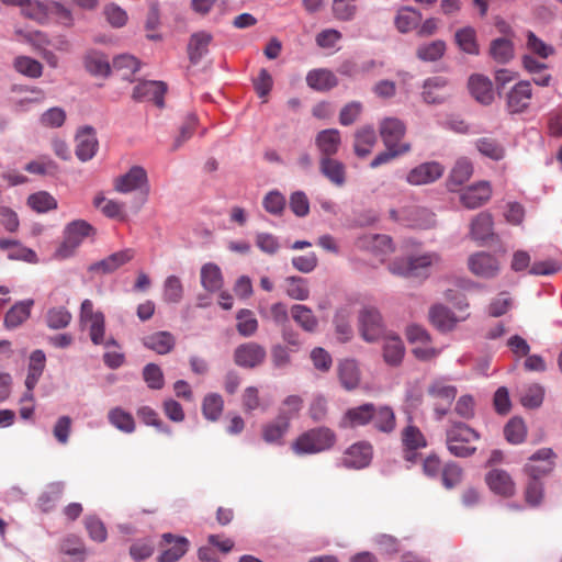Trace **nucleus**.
<instances>
[{
	"instance_id": "nucleus-55",
	"label": "nucleus",
	"mask_w": 562,
	"mask_h": 562,
	"mask_svg": "<svg viewBox=\"0 0 562 562\" xmlns=\"http://www.w3.org/2000/svg\"><path fill=\"white\" fill-rule=\"evenodd\" d=\"M138 418L147 426L155 427L158 431L168 436L172 434L171 428L166 426L159 418L158 413L149 406H142L137 409Z\"/></svg>"
},
{
	"instance_id": "nucleus-12",
	"label": "nucleus",
	"mask_w": 562,
	"mask_h": 562,
	"mask_svg": "<svg viewBox=\"0 0 562 562\" xmlns=\"http://www.w3.org/2000/svg\"><path fill=\"white\" fill-rule=\"evenodd\" d=\"M161 553L158 562H177L189 550V540L182 536L166 532L161 536Z\"/></svg>"
},
{
	"instance_id": "nucleus-7",
	"label": "nucleus",
	"mask_w": 562,
	"mask_h": 562,
	"mask_svg": "<svg viewBox=\"0 0 562 562\" xmlns=\"http://www.w3.org/2000/svg\"><path fill=\"white\" fill-rule=\"evenodd\" d=\"M113 186L116 192L124 194L144 190L147 195L149 190L147 172L140 166H133L125 175L115 178Z\"/></svg>"
},
{
	"instance_id": "nucleus-56",
	"label": "nucleus",
	"mask_w": 562,
	"mask_h": 562,
	"mask_svg": "<svg viewBox=\"0 0 562 562\" xmlns=\"http://www.w3.org/2000/svg\"><path fill=\"white\" fill-rule=\"evenodd\" d=\"M27 203L34 211L38 213H45L50 210L57 209L56 199L45 191H41L30 195L27 199Z\"/></svg>"
},
{
	"instance_id": "nucleus-37",
	"label": "nucleus",
	"mask_w": 562,
	"mask_h": 562,
	"mask_svg": "<svg viewBox=\"0 0 562 562\" xmlns=\"http://www.w3.org/2000/svg\"><path fill=\"white\" fill-rule=\"evenodd\" d=\"M308 87L318 91H326L337 86L336 76L327 69L311 70L306 76Z\"/></svg>"
},
{
	"instance_id": "nucleus-64",
	"label": "nucleus",
	"mask_w": 562,
	"mask_h": 562,
	"mask_svg": "<svg viewBox=\"0 0 562 562\" xmlns=\"http://www.w3.org/2000/svg\"><path fill=\"white\" fill-rule=\"evenodd\" d=\"M61 551L71 558L70 561L65 562H83L85 560V549L79 539L75 537H69L64 540Z\"/></svg>"
},
{
	"instance_id": "nucleus-18",
	"label": "nucleus",
	"mask_w": 562,
	"mask_h": 562,
	"mask_svg": "<svg viewBox=\"0 0 562 562\" xmlns=\"http://www.w3.org/2000/svg\"><path fill=\"white\" fill-rule=\"evenodd\" d=\"M167 87L162 81H143L133 90V99L136 101H153L158 108H164V95Z\"/></svg>"
},
{
	"instance_id": "nucleus-6",
	"label": "nucleus",
	"mask_w": 562,
	"mask_h": 562,
	"mask_svg": "<svg viewBox=\"0 0 562 562\" xmlns=\"http://www.w3.org/2000/svg\"><path fill=\"white\" fill-rule=\"evenodd\" d=\"M359 331L368 342H374L384 335V324L380 312L373 307H364L358 316Z\"/></svg>"
},
{
	"instance_id": "nucleus-62",
	"label": "nucleus",
	"mask_w": 562,
	"mask_h": 562,
	"mask_svg": "<svg viewBox=\"0 0 562 562\" xmlns=\"http://www.w3.org/2000/svg\"><path fill=\"white\" fill-rule=\"evenodd\" d=\"M462 469L454 462L447 463L441 470L442 484L448 490L459 485L462 481Z\"/></svg>"
},
{
	"instance_id": "nucleus-60",
	"label": "nucleus",
	"mask_w": 562,
	"mask_h": 562,
	"mask_svg": "<svg viewBox=\"0 0 562 562\" xmlns=\"http://www.w3.org/2000/svg\"><path fill=\"white\" fill-rule=\"evenodd\" d=\"M334 324L336 333L339 335V339L347 341L351 338L352 328L350 325V312L347 308H341L336 312Z\"/></svg>"
},
{
	"instance_id": "nucleus-63",
	"label": "nucleus",
	"mask_w": 562,
	"mask_h": 562,
	"mask_svg": "<svg viewBox=\"0 0 562 562\" xmlns=\"http://www.w3.org/2000/svg\"><path fill=\"white\" fill-rule=\"evenodd\" d=\"M353 2L355 0H334V16L339 21H351L357 13V7Z\"/></svg>"
},
{
	"instance_id": "nucleus-21",
	"label": "nucleus",
	"mask_w": 562,
	"mask_h": 562,
	"mask_svg": "<svg viewBox=\"0 0 562 562\" xmlns=\"http://www.w3.org/2000/svg\"><path fill=\"white\" fill-rule=\"evenodd\" d=\"M319 172L336 187L346 183V166L333 157L321 156Z\"/></svg>"
},
{
	"instance_id": "nucleus-53",
	"label": "nucleus",
	"mask_w": 562,
	"mask_h": 562,
	"mask_svg": "<svg viewBox=\"0 0 562 562\" xmlns=\"http://www.w3.org/2000/svg\"><path fill=\"white\" fill-rule=\"evenodd\" d=\"M527 435L525 423L520 418H512L504 427L506 440L513 445L521 443Z\"/></svg>"
},
{
	"instance_id": "nucleus-45",
	"label": "nucleus",
	"mask_w": 562,
	"mask_h": 562,
	"mask_svg": "<svg viewBox=\"0 0 562 562\" xmlns=\"http://www.w3.org/2000/svg\"><path fill=\"white\" fill-rule=\"evenodd\" d=\"M86 69L93 76L106 77L111 65L106 56L100 52H91L85 58Z\"/></svg>"
},
{
	"instance_id": "nucleus-61",
	"label": "nucleus",
	"mask_w": 562,
	"mask_h": 562,
	"mask_svg": "<svg viewBox=\"0 0 562 562\" xmlns=\"http://www.w3.org/2000/svg\"><path fill=\"white\" fill-rule=\"evenodd\" d=\"M544 398V389L539 384L529 385L521 394L520 402L527 408L541 406Z\"/></svg>"
},
{
	"instance_id": "nucleus-4",
	"label": "nucleus",
	"mask_w": 562,
	"mask_h": 562,
	"mask_svg": "<svg viewBox=\"0 0 562 562\" xmlns=\"http://www.w3.org/2000/svg\"><path fill=\"white\" fill-rule=\"evenodd\" d=\"M336 441L333 430L318 427L302 434L293 443L292 449L296 454H311L330 449Z\"/></svg>"
},
{
	"instance_id": "nucleus-26",
	"label": "nucleus",
	"mask_w": 562,
	"mask_h": 562,
	"mask_svg": "<svg viewBox=\"0 0 562 562\" xmlns=\"http://www.w3.org/2000/svg\"><path fill=\"white\" fill-rule=\"evenodd\" d=\"M34 300L27 299L16 302L4 316V326L14 329L22 325L31 315Z\"/></svg>"
},
{
	"instance_id": "nucleus-5",
	"label": "nucleus",
	"mask_w": 562,
	"mask_h": 562,
	"mask_svg": "<svg viewBox=\"0 0 562 562\" xmlns=\"http://www.w3.org/2000/svg\"><path fill=\"white\" fill-rule=\"evenodd\" d=\"M555 453L551 448H541L531 454L524 465V472L535 480H541L550 474L555 465Z\"/></svg>"
},
{
	"instance_id": "nucleus-3",
	"label": "nucleus",
	"mask_w": 562,
	"mask_h": 562,
	"mask_svg": "<svg viewBox=\"0 0 562 562\" xmlns=\"http://www.w3.org/2000/svg\"><path fill=\"white\" fill-rule=\"evenodd\" d=\"M95 234L94 227L85 220L68 223L63 231V241L56 248L54 258L65 260L72 257L86 237Z\"/></svg>"
},
{
	"instance_id": "nucleus-23",
	"label": "nucleus",
	"mask_w": 562,
	"mask_h": 562,
	"mask_svg": "<svg viewBox=\"0 0 562 562\" xmlns=\"http://www.w3.org/2000/svg\"><path fill=\"white\" fill-rule=\"evenodd\" d=\"M473 175V165L468 158H459L452 167L447 179V189L451 192L458 190L460 186L465 183Z\"/></svg>"
},
{
	"instance_id": "nucleus-39",
	"label": "nucleus",
	"mask_w": 562,
	"mask_h": 562,
	"mask_svg": "<svg viewBox=\"0 0 562 562\" xmlns=\"http://www.w3.org/2000/svg\"><path fill=\"white\" fill-rule=\"evenodd\" d=\"M374 427L382 432H392L395 428V415L390 406L373 405V417L371 419Z\"/></svg>"
},
{
	"instance_id": "nucleus-46",
	"label": "nucleus",
	"mask_w": 562,
	"mask_h": 562,
	"mask_svg": "<svg viewBox=\"0 0 562 562\" xmlns=\"http://www.w3.org/2000/svg\"><path fill=\"white\" fill-rule=\"evenodd\" d=\"M108 418L113 427L123 432L132 434L135 430L134 417L121 407L112 408L108 414Z\"/></svg>"
},
{
	"instance_id": "nucleus-15",
	"label": "nucleus",
	"mask_w": 562,
	"mask_h": 562,
	"mask_svg": "<svg viewBox=\"0 0 562 562\" xmlns=\"http://www.w3.org/2000/svg\"><path fill=\"white\" fill-rule=\"evenodd\" d=\"M492 196V188L488 181H479L469 186L460 192L461 204L469 209L474 210L485 204Z\"/></svg>"
},
{
	"instance_id": "nucleus-38",
	"label": "nucleus",
	"mask_w": 562,
	"mask_h": 562,
	"mask_svg": "<svg viewBox=\"0 0 562 562\" xmlns=\"http://www.w3.org/2000/svg\"><path fill=\"white\" fill-rule=\"evenodd\" d=\"M490 55L498 64H507L514 58V45L505 37L495 38L490 45Z\"/></svg>"
},
{
	"instance_id": "nucleus-48",
	"label": "nucleus",
	"mask_w": 562,
	"mask_h": 562,
	"mask_svg": "<svg viewBox=\"0 0 562 562\" xmlns=\"http://www.w3.org/2000/svg\"><path fill=\"white\" fill-rule=\"evenodd\" d=\"M224 401L217 393H210L205 395L202 403V414L211 422H215L223 413Z\"/></svg>"
},
{
	"instance_id": "nucleus-16",
	"label": "nucleus",
	"mask_w": 562,
	"mask_h": 562,
	"mask_svg": "<svg viewBox=\"0 0 562 562\" xmlns=\"http://www.w3.org/2000/svg\"><path fill=\"white\" fill-rule=\"evenodd\" d=\"M488 488L496 495L512 497L516 493V484L510 474L503 469H493L485 475Z\"/></svg>"
},
{
	"instance_id": "nucleus-9",
	"label": "nucleus",
	"mask_w": 562,
	"mask_h": 562,
	"mask_svg": "<svg viewBox=\"0 0 562 562\" xmlns=\"http://www.w3.org/2000/svg\"><path fill=\"white\" fill-rule=\"evenodd\" d=\"M266 349L254 341L239 345L234 351V361L238 367L254 369L263 363Z\"/></svg>"
},
{
	"instance_id": "nucleus-33",
	"label": "nucleus",
	"mask_w": 562,
	"mask_h": 562,
	"mask_svg": "<svg viewBox=\"0 0 562 562\" xmlns=\"http://www.w3.org/2000/svg\"><path fill=\"white\" fill-rule=\"evenodd\" d=\"M293 321L306 333H315L318 328V319L306 305L294 304L291 307Z\"/></svg>"
},
{
	"instance_id": "nucleus-25",
	"label": "nucleus",
	"mask_w": 562,
	"mask_h": 562,
	"mask_svg": "<svg viewBox=\"0 0 562 562\" xmlns=\"http://www.w3.org/2000/svg\"><path fill=\"white\" fill-rule=\"evenodd\" d=\"M212 35L207 32H196L190 36L188 43V56L191 64L196 65L209 53Z\"/></svg>"
},
{
	"instance_id": "nucleus-34",
	"label": "nucleus",
	"mask_w": 562,
	"mask_h": 562,
	"mask_svg": "<svg viewBox=\"0 0 562 562\" xmlns=\"http://www.w3.org/2000/svg\"><path fill=\"white\" fill-rule=\"evenodd\" d=\"M454 42L459 49L469 55H479L480 45L477 43L476 32L471 26L459 29L454 34Z\"/></svg>"
},
{
	"instance_id": "nucleus-30",
	"label": "nucleus",
	"mask_w": 562,
	"mask_h": 562,
	"mask_svg": "<svg viewBox=\"0 0 562 562\" xmlns=\"http://www.w3.org/2000/svg\"><path fill=\"white\" fill-rule=\"evenodd\" d=\"M358 244L376 255H387L393 251V244L390 236L384 234H369L359 238Z\"/></svg>"
},
{
	"instance_id": "nucleus-22",
	"label": "nucleus",
	"mask_w": 562,
	"mask_h": 562,
	"mask_svg": "<svg viewBox=\"0 0 562 562\" xmlns=\"http://www.w3.org/2000/svg\"><path fill=\"white\" fill-rule=\"evenodd\" d=\"M142 342L158 355H167L175 348L176 338L171 333L161 330L143 337Z\"/></svg>"
},
{
	"instance_id": "nucleus-36",
	"label": "nucleus",
	"mask_w": 562,
	"mask_h": 562,
	"mask_svg": "<svg viewBox=\"0 0 562 562\" xmlns=\"http://www.w3.org/2000/svg\"><path fill=\"white\" fill-rule=\"evenodd\" d=\"M285 294L295 301H306L310 297L308 281L302 277H286L283 282Z\"/></svg>"
},
{
	"instance_id": "nucleus-59",
	"label": "nucleus",
	"mask_w": 562,
	"mask_h": 562,
	"mask_svg": "<svg viewBox=\"0 0 562 562\" xmlns=\"http://www.w3.org/2000/svg\"><path fill=\"white\" fill-rule=\"evenodd\" d=\"M143 379L150 390H160L165 385L162 370L156 363H147L143 369Z\"/></svg>"
},
{
	"instance_id": "nucleus-43",
	"label": "nucleus",
	"mask_w": 562,
	"mask_h": 562,
	"mask_svg": "<svg viewBox=\"0 0 562 562\" xmlns=\"http://www.w3.org/2000/svg\"><path fill=\"white\" fill-rule=\"evenodd\" d=\"M338 375L341 385L346 390H353L360 381L359 370L355 361L345 360L338 366Z\"/></svg>"
},
{
	"instance_id": "nucleus-57",
	"label": "nucleus",
	"mask_w": 562,
	"mask_h": 562,
	"mask_svg": "<svg viewBox=\"0 0 562 562\" xmlns=\"http://www.w3.org/2000/svg\"><path fill=\"white\" fill-rule=\"evenodd\" d=\"M46 325L52 329H61L69 325L71 314L65 307H52L45 316Z\"/></svg>"
},
{
	"instance_id": "nucleus-20",
	"label": "nucleus",
	"mask_w": 562,
	"mask_h": 562,
	"mask_svg": "<svg viewBox=\"0 0 562 562\" xmlns=\"http://www.w3.org/2000/svg\"><path fill=\"white\" fill-rule=\"evenodd\" d=\"M371 459L372 446L368 442H358L347 449L342 463L347 468L362 469L369 465Z\"/></svg>"
},
{
	"instance_id": "nucleus-19",
	"label": "nucleus",
	"mask_w": 562,
	"mask_h": 562,
	"mask_svg": "<svg viewBox=\"0 0 562 562\" xmlns=\"http://www.w3.org/2000/svg\"><path fill=\"white\" fill-rule=\"evenodd\" d=\"M76 156L81 161L92 159L98 150V139L91 126L81 128L76 135Z\"/></svg>"
},
{
	"instance_id": "nucleus-44",
	"label": "nucleus",
	"mask_w": 562,
	"mask_h": 562,
	"mask_svg": "<svg viewBox=\"0 0 562 562\" xmlns=\"http://www.w3.org/2000/svg\"><path fill=\"white\" fill-rule=\"evenodd\" d=\"M429 319L440 330H450L458 322L451 311L442 305H435L430 308Z\"/></svg>"
},
{
	"instance_id": "nucleus-14",
	"label": "nucleus",
	"mask_w": 562,
	"mask_h": 562,
	"mask_svg": "<svg viewBox=\"0 0 562 562\" xmlns=\"http://www.w3.org/2000/svg\"><path fill=\"white\" fill-rule=\"evenodd\" d=\"M531 98V83L527 80L517 82L506 95L508 112L512 114L522 113L529 106Z\"/></svg>"
},
{
	"instance_id": "nucleus-17",
	"label": "nucleus",
	"mask_w": 562,
	"mask_h": 562,
	"mask_svg": "<svg viewBox=\"0 0 562 562\" xmlns=\"http://www.w3.org/2000/svg\"><path fill=\"white\" fill-rule=\"evenodd\" d=\"M380 135L386 148H400L401 139L406 132L405 124L396 117H386L381 121L379 126Z\"/></svg>"
},
{
	"instance_id": "nucleus-58",
	"label": "nucleus",
	"mask_w": 562,
	"mask_h": 562,
	"mask_svg": "<svg viewBox=\"0 0 562 562\" xmlns=\"http://www.w3.org/2000/svg\"><path fill=\"white\" fill-rule=\"evenodd\" d=\"M183 297V286L177 276H169L164 281V300L168 303H179Z\"/></svg>"
},
{
	"instance_id": "nucleus-13",
	"label": "nucleus",
	"mask_w": 562,
	"mask_h": 562,
	"mask_svg": "<svg viewBox=\"0 0 562 562\" xmlns=\"http://www.w3.org/2000/svg\"><path fill=\"white\" fill-rule=\"evenodd\" d=\"M445 168L437 161L423 162L406 175V181L411 186L429 184L442 177Z\"/></svg>"
},
{
	"instance_id": "nucleus-8",
	"label": "nucleus",
	"mask_w": 562,
	"mask_h": 562,
	"mask_svg": "<svg viewBox=\"0 0 562 562\" xmlns=\"http://www.w3.org/2000/svg\"><path fill=\"white\" fill-rule=\"evenodd\" d=\"M422 88V99L427 104H443L450 97L449 80L442 76L427 78Z\"/></svg>"
},
{
	"instance_id": "nucleus-28",
	"label": "nucleus",
	"mask_w": 562,
	"mask_h": 562,
	"mask_svg": "<svg viewBox=\"0 0 562 562\" xmlns=\"http://www.w3.org/2000/svg\"><path fill=\"white\" fill-rule=\"evenodd\" d=\"M373 417V404L366 403L358 407L348 409L342 419V427H358L364 426L371 422Z\"/></svg>"
},
{
	"instance_id": "nucleus-10",
	"label": "nucleus",
	"mask_w": 562,
	"mask_h": 562,
	"mask_svg": "<svg viewBox=\"0 0 562 562\" xmlns=\"http://www.w3.org/2000/svg\"><path fill=\"white\" fill-rule=\"evenodd\" d=\"M135 256V250L125 248L109 255L108 257L91 263L88 271L98 274H111L128 263Z\"/></svg>"
},
{
	"instance_id": "nucleus-41",
	"label": "nucleus",
	"mask_w": 562,
	"mask_h": 562,
	"mask_svg": "<svg viewBox=\"0 0 562 562\" xmlns=\"http://www.w3.org/2000/svg\"><path fill=\"white\" fill-rule=\"evenodd\" d=\"M420 21V12L411 7L402 8L395 16V25L401 33L416 29Z\"/></svg>"
},
{
	"instance_id": "nucleus-47",
	"label": "nucleus",
	"mask_w": 562,
	"mask_h": 562,
	"mask_svg": "<svg viewBox=\"0 0 562 562\" xmlns=\"http://www.w3.org/2000/svg\"><path fill=\"white\" fill-rule=\"evenodd\" d=\"M64 492V484L61 482L50 483L46 490L38 497V507L43 512H49L56 505V503L61 498Z\"/></svg>"
},
{
	"instance_id": "nucleus-27",
	"label": "nucleus",
	"mask_w": 562,
	"mask_h": 562,
	"mask_svg": "<svg viewBox=\"0 0 562 562\" xmlns=\"http://www.w3.org/2000/svg\"><path fill=\"white\" fill-rule=\"evenodd\" d=\"M376 143V135L373 126L366 125L358 128L355 133L353 149L355 154L360 157H367Z\"/></svg>"
},
{
	"instance_id": "nucleus-49",
	"label": "nucleus",
	"mask_w": 562,
	"mask_h": 562,
	"mask_svg": "<svg viewBox=\"0 0 562 562\" xmlns=\"http://www.w3.org/2000/svg\"><path fill=\"white\" fill-rule=\"evenodd\" d=\"M475 147L483 156L493 160H501L505 156L504 147L492 137H481L476 139Z\"/></svg>"
},
{
	"instance_id": "nucleus-40",
	"label": "nucleus",
	"mask_w": 562,
	"mask_h": 562,
	"mask_svg": "<svg viewBox=\"0 0 562 562\" xmlns=\"http://www.w3.org/2000/svg\"><path fill=\"white\" fill-rule=\"evenodd\" d=\"M201 284L209 292H215L222 288L223 278L218 266L210 262L201 268Z\"/></svg>"
},
{
	"instance_id": "nucleus-1",
	"label": "nucleus",
	"mask_w": 562,
	"mask_h": 562,
	"mask_svg": "<svg viewBox=\"0 0 562 562\" xmlns=\"http://www.w3.org/2000/svg\"><path fill=\"white\" fill-rule=\"evenodd\" d=\"M441 262L440 254L429 251L397 258L389 265V270L395 276L426 280L430 276V269L440 266Z\"/></svg>"
},
{
	"instance_id": "nucleus-51",
	"label": "nucleus",
	"mask_w": 562,
	"mask_h": 562,
	"mask_svg": "<svg viewBox=\"0 0 562 562\" xmlns=\"http://www.w3.org/2000/svg\"><path fill=\"white\" fill-rule=\"evenodd\" d=\"M112 67L115 71H120L124 79L131 78L140 67L139 60L128 54H122L113 59Z\"/></svg>"
},
{
	"instance_id": "nucleus-29",
	"label": "nucleus",
	"mask_w": 562,
	"mask_h": 562,
	"mask_svg": "<svg viewBox=\"0 0 562 562\" xmlns=\"http://www.w3.org/2000/svg\"><path fill=\"white\" fill-rule=\"evenodd\" d=\"M315 143L322 156L331 157L339 149L340 133L336 128L321 131L315 138Z\"/></svg>"
},
{
	"instance_id": "nucleus-31",
	"label": "nucleus",
	"mask_w": 562,
	"mask_h": 562,
	"mask_svg": "<svg viewBox=\"0 0 562 562\" xmlns=\"http://www.w3.org/2000/svg\"><path fill=\"white\" fill-rule=\"evenodd\" d=\"M458 390L454 385L448 384L443 378L432 380L427 386V394L434 400H440L448 406L452 404Z\"/></svg>"
},
{
	"instance_id": "nucleus-2",
	"label": "nucleus",
	"mask_w": 562,
	"mask_h": 562,
	"mask_svg": "<svg viewBox=\"0 0 562 562\" xmlns=\"http://www.w3.org/2000/svg\"><path fill=\"white\" fill-rule=\"evenodd\" d=\"M480 439V434L462 422H453L446 430V446L448 451L457 458H468L475 453L476 448L471 446Z\"/></svg>"
},
{
	"instance_id": "nucleus-24",
	"label": "nucleus",
	"mask_w": 562,
	"mask_h": 562,
	"mask_svg": "<svg viewBox=\"0 0 562 562\" xmlns=\"http://www.w3.org/2000/svg\"><path fill=\"white\" fill-rule=\"evenodd\" d=\"M469 89L472 97L480 103L488 105L494 100L492 82L482 75H473L469 79Z\"/></svg>"
},
{
	"instance_id": "nucleus-11",
	"label": "nucleus",
	"mask_w": 562,
	"mask_h": 562,
	"mask_svg": "<svg viewBox=\"0 0 562 562\" xmlns=\"http://www.w3.org/2000/svg\"><path fill=\"white\" fill-rule=\"evenodd\" d=\"M468 268L476 277L492 279L498 274L501 265L493 255L480 251L469 257Z\"/></svg>"
},
{
	"instance_id": "nucleus-42",
	"label": "nucleus",
	"mask_w": 562,
	"mask_h": 562,
	"mask_svg": "<svg viewBox=\"0 0 562 562\" xmlns=\"http://www.w3.org/2000/svg\"><path fill=\"white\" fill-rule=\"evenodd\" d=\"M405 348L402 339L397 336H387L383 346L384 360L392 366L401 363Z\"/></svg>"
},
{
	"instance_id": "nucleus-54",
	"label": "nucleus",
	"mask_w": 562,
	"mask_h": 562,
	"mask_svg": "<svg viewBox=\"0 0 562 562\" xmlns=\"http://www.w3.org/2000/svg\"><path fill=\"white\" fill-rule=\"evenodd\" d=\"M14 68L18 72L30 78L42 76L43 66L40 61L27 56H19L14 59Z\"/></svg>"
},
{
	"instance_id": "nucleus-32",
	"label": "nucleus",
	"mask_w": 562,
	"mask_h": 562,
	"mask_svg": "<svg viewBox=\"0 0 562 562\" xmlns=\"http://www.w3.org/2000/svg\"><path fill=\"white\" fill-rule=\"evenodd\" d=\"M493 217L491 213L481 212L471 222L470 234L474 240H486L493 236Z\"/></svg>"
},
{
	"instance_id": "nucleus-50",
	"label": "nucleus",
	"mask_w": 562,
	"mask_h": 562,
	"mask_svg": "<svg viewBox=\"0 0 562 562\" xmlns=\"http://www.w3.org/2000/svg\"><path fill=\"white\" fill-rule=\"evenodd\" d=\"M446 43L442 40H436L431 43L420 45L416 55L424 61H436L440 59L446 52Z\"/></svg>"
},
{
	"instance_id": "nucleus-52",
	"label": "nucleus",
	"mask_w": 562,
	"mask_h": 562,
	"mask_svg": "<svg viewBox=\"0 0 562 562\" xmlns=\"http://www.w3.org/2000/svg\"><path fill=\"white\" fill-rule=\"evenodd\" d=\"M237 331L243 337L252 336L258 329V321L250 310H240L237 315Z\"/></svg>"
},
{
	"instance_id": "nucleus-35",
	"label": "nucleus",
	"mask_w": 562,
	"mask_h": 562,
	"mask_svg": "<svg viewBox=\"0 0 562 562\" xmlns=\"http://www.w3.org/2000/svg\"><path fill=\"white\" fill-rule=\"evenodd\" d=\"M289 424L290 416L285 414V411L280 412L276 420L263 427L262 437L265 441L269 443L278 442L286 432Z\"/></svg>"
}]
</instances>
